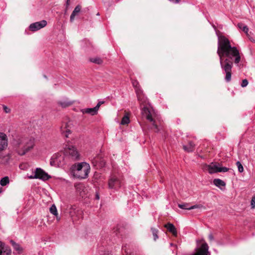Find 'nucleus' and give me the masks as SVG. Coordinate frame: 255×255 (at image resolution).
<instances>
[{
    "mask_svg": "<svg viewBox=\"0 0 255 255\" xmlns=\"http://www.w3.org/2000/svg\"><path fill=\"white\" fill-rule=\"evenodd\" d=\"M96 199L97 200H99L100 199L99 195L98 193H97L96 195Z\"/></svg>",
    "mask_w": 255,
    "mask_h": 255,
    "instance_id": "a19ab883",
    "label": "nucleus"
},
{
    "mask_svg": "<svg viewBox=\"0 0 255 255\" xmlns=\"http://www.w3.org/2000/svg\"><path fill=\"white\" fill-rule=\"evenodd\" d=\"M33 174L28 175L29 179H39L43 180H47L50 176L40 168H37L32 172Z\"/></svg>",
    "mask_w": 255,
    "mask_h": 255,
    "instance_id": "6e6552de",
    "label": "nucleus"
},
{
    "mask_svg": "<svg viewBox=\"0 0 255 255\" xmlns=\"http://www.w3.org/2000/svg\"><path fill=\"white\" fill-rule=\"evenodd\" d=\"M249 39H250V40H251V41H253V42H255V40L253 38H249Z\"/></svg>",
    "mask_w": 255,
    "mask_h": 255,
    "instance_id": "37998d69",
    "label": "nucleus"
},
{
    "mask_svg": "<svg viewBox=\"0 0 255 255\" xmlns=\"http://www.w3.org/2000/svg\"><path fill=\"white\" fill-rule=\"evenodd\" d=\"M104 101H100V102H98V103L97 104L96 106L94 108L97 113H98V110L99 109L100 107L101 106V105L102 104H104Z\"/></svg>",
    "mask_w": 255,
    "mask_h": 255,
    "instance_id": "72a5a7b5",
    "label": "nucleus"
},
{
    "mask_svg": "<svg viewBox=\"0 0 255 255\" xmlns=\"http://www.w3.org/2000/svg\"><path fill=\"white\" fill-rule=\"evenodd\" d=\"M0 255H11V250L7 247H5L4 244L0 241Z\"/></svg>",
    "mask_w": 255,
    "mask_h": 255,
    "instance_id": "2eb2a0df",
    "label": "nucleus"
},
{
    "mask_svg": "<svg viewBox=\"0 0 255 255\" xmlns=\"http://www.w3.org/2000/svg\"><path fill=\"white\" fill-rule=\"evenodd\" d=\"M173 244H172V243H171V244H170V246H173Z\"/></svg>",
    "mask_w": 255,
    "mask_h": 255,
    "instance_id": "a18cd8bd",
    "label": "nucleus"
},
{
    "mask_svg": "<svg viewBox=\"0 0 255 255\" xmlns=\"http://www.w3.org/2000/svg\"><path fill=\"white\" fill-rule=\"evenodd\" d=\"M91 162L93 166L97 169L103 167L105 164V161L99 155L93 157L91 159Z\"/></svg>",
    "mask_w": 255,
    "mask_h": 255,
    "instance_id": "9b49d317",
    "label": "nucleus"
},
{
    "mask_svg": "<svg viewBox=\"0 0 255 255\" xmlns=\"http://www.w3.org/2000/svg\"><path fill=\"white\" fill-rule=\"evenodd\" d=\"M66 160L68 163L80 159V155L77 149L73 146H69L64 150Z\"/></svg>",
    "mask_w": 255,
    "mask_h": 255,
    "instance_id": "20e7f679",
    "label": "nucleus"
},
{
    "mask_svg": "<svg viewBox=\"0 0 255 255\" xmlns=\"http://www.w3.org/2000/svg\"><path fill=\"white\" fill-rule=\"evenodd\" d=\"M122 186L121 178L117 175H112L108 180V187L110 189L118 190Z\"/></svg>",
    "mask_w": 255,
    "mask_h": 255,
    "instance_id": "0eeeda50",
    "label": "nucleus"
},
{
    "mask_svg": "<svg viewBox=\"0 0 255 255\" xmlns=\"http://www.w3.org/2000/svg\"><path fill=\"white\" fill-rule=\"evenodd\" d=\"M71 173L72 175L78 179L86 178L90 170L89 164L83 162L73 164L71 167Z\"/></svg>",
    "mask_w": 255,
    "mask_h": 255,
    "instance_id": "f03ea898",
    "label": "nucleus"
},
{
    "mask_svg": "<svg viewBox=\"0 0 255 255\" xmlns=\"http://www.w3.org/2000/svg\"><path fill=\"white\" fill-rule=\"evenodd\" d=\"M218 37L217 54L220 58L222 69L226 73L225 80L230 82L231 80V71L233 65V59L235 57V64H238L241 60L239 52L236 47H232L230 41L224 36Z\"/></svg>",
    "mask_w": 255,
    "mask_h": 255,
    "instance_id": "f257e3e1",
    "label": "nucleus"
},
{
    "mask_svg": "<svg viewBox=\"0 0 255 255\" xmlns=\"http://www.w3.org/2000/svg\"><path fill=\"white\" fill-rule=\"evenodd\" d=\"M2 188H0V193H1L2 192Z\"/></svg>",
    "mask_w": 255,
    "mask_h": 255,
    "instance_id": "c03bdc74",
    "label": "nucleus"
},
{
    "mask_svg": "<svg viewBox=\"0 0 255 255\" xmlns=\"http://www.w3.org/2000/svg\"><path fill=\"white\" fill-rule=\"evenodd\" d=\"M7 146V138L6 135L0 132V152L3 150Z\"/></svg>",
    "mask_w": 255,
    "mask_h": 255,
    "instance_id": "f8f14e48",
    "label": "nucleus"
},
{
    "mask_svg": "<svg viewBox=\"0 0 255 255\" xmlns=\"http://www.w3.org/2000/svg\"><path fill=\"white\" fill-rule=\"evenodd\" d=\"M238 27L239 28L242 29L246 34L247 36L249 37V28L247 25H244L242 23H239L238 24Z\"/></svg>",
    "mask_w": 255,
    "mask_h": 255,
    "instance_id": "5701e85b",
    "label": "nucleus"
},
{
    "mask_svg": "<svg viewBox=\"0 0 255 255\" xmlns=\"http://www.w3.org/2000/svg\"><path fill=\"white\" fill-rule=\"evenodd\" d=\"M141 113L143 116L145 117L147 120H148L150 122H151L156 129V132L159 131V129L158 128L157 125L156 124L155 116L153 115V111H151L146 106H144V107L141 110Z\"/></svg>",
    "mask_w": 255,
    "mask_h": 255,
    "instance_id": "423d86ee",
    "label": "nucleus"
},
{
    "mask_svg": "<svg viewBox=\"0 0 255 255\" xmlns=\"http://www.w3.org/2000/svg\"><path fill=\"white\" fill-rule=\"evenodd\" d=\"M129 122V117L127 115H125L122 119L121 124L123 125H127Z\"/></svg>",
    "mask_w": 255,
    "mask_h": 255,
    "instance_id": "cd10ccee",
    "label": "nucleus"
},
{
    "mask_svg": "<svg viewBox=\"0 0 255 255\" xmlns=\"http://www.w3.org/2000/svg\"><path fill=\"white\" fill-rule=\"evenodd\" d=\"M72 102L70 101H60L59 102V104L63 108H66L72 104Z\"/></svg>",
    "mask_w": 255,
    "mask_h": 255,
    "instance_id": "a878e982",
    "label": "nucleus"
},
{
    "mask_svg": "<svg viewBox=\"0 0 255 255\" xmlns=\"http://www.w3.org/2000/svg\"><path fill=\"white\" fill-rule=\"evenodd\" d=\"M9 182V178L7 176H5L2 178L0 181V184L1 186H4L8 184Z\"/></svg>",
    "mask_w": 255,
    "mask_h": 255,
    "instance_id": "393cba45",
    "label": "nucleus"
},
{
    "mask_svg": "<svg viewBox=\"0 0 255 255\" xmlns=\"http://www.w3.org/2000/svg\"><path fill=\"white\" fill-rule=\"evenodd\" d=\"M219 167L218 164L212 163L210 165H206L205 169L210 174L219 172Z\"/></svg>",
    "mask_w": 255,
    "mask_h": 255,
    "instance_id": "4468645a",
    "label": "nucleus"
},
{
    "mask_svg": "<svg viewBox=\"0 0 255 255\" xmlns=\"http://www.w3.org/2000/svg\"><path fill=\"white\" fill-rule=\"evenodd\" d=\"M68 0H67V4H68Z\"/></svg>",
    "mask_w": 255,
    "mask_h": 255,
    "instance_id": "49530a36",
    "label": "nucleus"
},
{
    "mask_svg": "<svg viewBox=\"0 0 255 255\" xmlns=\"http://www.w3.org/2000/svg\"><path fill=\"white\" fill-rule=\"evenodd\" d=\"M248 84V81L247 79H244L241 83L242 87H246Z\"/></svg>",
    "mask_w": 255,
    "mask_h": 255,
    "instance_id": "c9c22d12",
    "label": "nucleus"
},
{
    "mask_svg": "<svg viewBox=\"0 0 255 255\" xmlns=\"http://www.w3.org/2000/svg\"><path fill=\"white\" fill-rule=\"evenodd\" d=\"M195 144L191 141H190L187 145H183V149L187 152H192L194 149Z\"/></svg>",
    "mask_w": 255,
    "mask_h": 255,
    "instance_id": "4be33fe9",
    "label": "nucleus"
},
{
    "mask_svg": "<svg viewBox=\"0 0 255 255\" xmlns=\"http://www.w3.org/2000/svg\"><path fill=\"white\" fill-rule=\"evenodd\" d=\"M169 0L173 3L176 4V3H179L181 0Z\"/></svg>",
    "mask_w": 255,
    "mask_h": 255,
    "instance_id": "58836bf2",
    "label": "nucleus"
},
{
    "mask_svg": "<svg viewBox=\"0 0 255 255\" xmlns=\"http://www.w3.org/2000/svg\"><path fill=\"white\" fill-rule=\"evenodd\" d=\"M151 231L154 237V240L155 241L158 238L157 236L158 230L154 228H151Z\"/></svg>",
    "mask_w": 255,
    "mask_h": 255,
    "instance_id": "7c9ffc66",
    "label": "nucleus"
},
{
    "mask_svg": "<svg viewBox=\"0 0 255 255\" xmlns=\"http://www.w3.org/2000/svg\"><path fill=\"white\" fill-rule=\"evenodd\" d=\"M213 183L216 186L219 187L221 189H222V187H225L226 185V183L224 181L218 178L215 179L213 180Z\"/></svg>",
    "mask_w": 255,
    "mask_h": 255,
    "instance_id": "aec40b11",
    "label": "nucleus"
},
{
    "mask_svg": "<svg viewBox=\"0 0 255 255\" xmlns=\"http://www.w3.org/2000/svg\"><path fill=\"white\" fill-rule=\"evenodd\" d=\"M50 212L54 216H57V210L56 207L55 205H52L50 208Z\"/></svg>",
    "mask_w": 255,
    "mask_h": 255,
    "instance_id": "bb28decb",
    "label": "nucleus"
},
{
    "mask_svg": "<svg viewBox=\"0 0 255 255\" xmlns=\"http://www.w3.org/2000/svg\"><path fill=\"white\" fill-rule=\"evenodd\" d=\"M228 170H229V168H227L226 167H219V169L218 170L219 172H227Z\"/></svg>",
    "mask_w": 255,
    "mask_h": 255,
    "instance_id": "f704fd0d",
    "label": "nucleus"
},
{
    "mask_svg": "<svg viewBox=\"0 0 255 255\" xmlns=\"http://www.w3.org/2000/svg\"><path fill=\"white\" fill-rule=\"evenodd\" d=\"M132 86L134 87L135 91H136V90L137 89H140L139 88V87L138 86L139 83H138L137 81H136V80H133L132 81Z\"/></svg>",
    "mask_w": 255,
    "mask_h": 255,
    "instance_id": "2f4dec72",
    "label": "nucleus"
},
{
    "mask_svg": "<svg viewBox=\"0 0 255 255\" xmlns=\"http://www.w3.org/2000/svg\"><path fill=\"white\" fill-rule=\"evenodd\" d=\"M251 206L252 209H254L255 208V195L253 196L252 198V200L251 202Z\"/></svg>",
    "mask_w": 255,
    "mask_h": 255,
    "instance_id": "473e14b6",
    "label": "nucleus"
},
{
    "mask_svg": "<svg viewBox=\"0 0 255 255\" xmlns=\"http://www.w3.org/2000/svg\"><path fill=\"white\" fill-rule=\"evenodd\" d=\"M208 250V244L206 243H204L200 248L197 249L196 253L193 255H210Z\"/></svg>",
    "mask_w": 255,
    "mask_h": 255,
    "instance_id": "9d476101",
    "label": "nucleus"
},
{
    "mask_svg": "<svg viewBox=\"0 0 255 255\" xmlns=\"http://www.w3.org/2000/svg\"><path fill=\"white\" fill-rule=\"evenodd\" d=\"M136 94L137 99L141 104L146 105L148 103L147 99L143 94V91L141 89L136 90Z\"/></svg>",
    "mask_w": 255,
    "mask_h": 255,
    "instance_id": "ddd939ff",
    "label": "nucleus"
},
{
    "mask_svg": "<svg viewBox=\"0 0 255 255\" xmlns=\"http://www.w3.org/2000/svg\"><path fill=\"white\" fill-rule=\"evenodd\" d=\"M68 163L66 160L65 152H58L54 154L50 159V164L53 166H62Z\"/></svg>",
    "mask_w": 255,
    "mask_h": 255,
    "instance_id": "39448f33",
    "label": "nucleus"
},
{
    "mask_svg": "<svg viewBox=\"0 0 255 255\" xmlns=\"http://www.w3.org/2000/svg\"><path fill=\"white\" fill-rule=\"evenodd\" d=\"M208 237H209V240L210 241H213L214 240V238L213 237V235L211 233L209 235Z\"/></svg>",
    "mask_w": 255,
    "mask_h": 255,
    "instance_id": "4c0bfd02",
    "label": "nucleus"
},
{
    "mask_svg": "<svg viewBox=\"0 0 255 255\" xmlns=\"http://www.w3.org/2000/svg\"><path fill=\"white\" fill-rule=\"evenodd\" d=\"M3 109L6 113H9L10 111V109L4 105L3 106Z\"/></svg>",
    "mask_w": 255,
    "mask_h": 255,
    "instance_id": "e433bc0d",
    "label": "nucleus"
},
{
    "mask_svg": "<svg viewBox=\"0 0 255 255\" xmlns=\"http://www.w3.org/2000/svg\"><path fill=\"white\" fill-rule=\"evenodd\" d=\"M56 217V219L58 221H59L60 220V217L58 216V215L57 214V216H55Z\"/></svg>",
    "mask_w": 255,
    "mask_h": 255,
    "instance_id": "79ce46f5",
    "label": "nucleus"
},
{
    "mask_svg": "<svg viewBox=\"0 0 255 255\" xmlns=\"http://www.w3.org/2000/svg\"><path fill=\"white\" fill-rule=\"evenodd\" d=\"M33 146V139L31 138H24L19 145V149L18 150V153L20 155H23L32 148Z\"/></svg>",
    "mask_w": 255,
    "mask_h": 255,
    "instance_id": "7ed1b4c3",
    "label": "nucleus"
},
{
    "mask_svg": "<svg viewBox=\"0 0 255 255\" xmlns=\"http://www.w3.org/2000/svg\"><path fill=\"white\" fill-rule=\"evenodd\" d=\"M10 243L12 245L13 249L16 251L18 254H20L22 252V248L19 246V245L16 244L15 242H14L13 241L11 240Z\"/></svg>",
    "mask_w": 255,
    "mask_h": 255,
    "instance_id": "b1692460",
    "label": "nucleus"
},
{
    "mask_svg": "<svg viewBox=\"0 0 255 255\" xmlns=\"http://www.w3.org/2000/svg\"><path fill=\"white\" fill-rule=\"evenodd\" d=\"M81 10V6L80 5H77L76 6V7L74 8V10L73 11L72 14L70 16V21L72 22L75 18V17L76 15H77L79 12Z\"/></svg>",
    "mask_w": 255,
    "mask_h": 255,
    "instance_id": "412c9836",
    "label": "nucleus"
},
{
    "mask_svg": "<svg viewBox=\"0 0 255 255\" xmlns=\"http://www.w3.org/2000/svg\"><path fill=\"white\" fill-rule=\"evenodd\" d=\"M81 112L84 114H88L91 116H94L97 114V112L94 108L83 109L81 110Z\"/></svg>",
    "mask_w": 255,
    "mask_h": 255,
    "instance_id": "6ab92c4d",
    "label": "nucleus"
},
{
    "mask_svg": "<svg viewBox=\"0 0 255 255\" xmlns=\"http://www.w3.org/2000/svg\"><path fill=\"white\" fill-rule=\"evenodd\" d=\"M91 62L98 64H100L102 63L103 61L102 59L100 58H91L90 59Z\"/></svg>",
    "mask_w": 255,
    "mask_h": 255,
    "instance_id": "c85d7f7f",
    "label": "nucleus"
},
{
    "mask_svg": "<svg viewBox=\"0 0 255 255\" xmlns=\"http://www.w3.org/2000/svg\"><path fill=\"white\" fill-rule=\"evenodd\" d=\"M68 124L67 123H64L62 124V126L60 127V131L62 133H64V136L66 137H68V134L70 133V130L68 128Z\"/></svg>",
    "mask_w": 255,
    "mask_h": 255,
    "instance_id": "dca6fc26",
    "label": "nucleus"
},
{
    "mask_svg": "<svg viewBox=\"0 0 255 255\" xmlns=\"http://www.w3.org/2000/svg\"><path fill=\"white\" fill-rule=\"evenodd\" d=\"M47 23L46 20H42L40 21L31 23L30 24L29 28L30 30L34 32L44 27L47 25Z\"/></svg>",
    "mask_w": 255,
    "mask_h": 255,
    "instance_id": "1a4fd4ad",
    "label": "nucleus"
},
{
    "mask_svg": "<svg viewBox=\"0 0 255 255\" xmlns=\"http://www.w3.org/2000/svg\"><path fill=\"white\" fill-rule=\"evenodd\" d=\"M122 250L125 251V252L128 254V252L127 251V247L126 246H124L122 247Z\"/></svg>",
    "mask_w": 255,
    "mask_h": 255,
    "instance_id": "ea45409f",
    "label": "nucleus"
},
{
    "mask_svg": "<svg viewBox=\"0 0 255 255\" xmlns=\"http://www.w3.org/2000/svg\"><path fill=\"white\" fill-rule=\"evenodd\" d=\"M178 206L180 209L186 210H192L198 208L199 207V205H198L190 206L188 203L179 204Z\"/></svg>",
    "mask_w": 255,
    "mask_h": 255,
    "instance_id": "a211bd4d",
    "label": "nucleus"
},
{
    "mask_svg": "<svg viewBox=\"0 0 255 255\" xmlns=\"http://www.w3.org/2000/svg\"><path fill=\"white\" fill-rule=\"evenodd\" d=\"M236 165L238 167V171L239 172L242 173L244 171V167L240 161H237L236 162Z\"/></svg>",
    "mask_w": 255,
    "mask_h": 255,
    "instance_id": "c756f323",
    "label": "nucleus"
},
{
    "mask_svg": "<svg viewBox=\"0 0 255 255\" xmlns=\"http://www.w3.org/2000/svg\"><path fill=\"white\" fill-rule=\"evenodd\" d=\"M165 227L168 230L169 232L171 233L174 236H177V232L176 229L172 224L169 223H167L166 225H165Z\"/></svg>",
    "mask_w": 255,
    "mask_h": 255,
    "instance_id": "f3484780",
    "label": "nucleus"
}]
</instances>
